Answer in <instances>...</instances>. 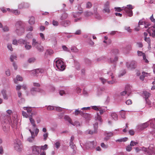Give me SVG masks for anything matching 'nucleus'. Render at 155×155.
I'll list each match as a JSON object with an SVG mask.
<instances>
[{
    "label": "nucleus",
    "instance_id": "obj_53",
    "mask_svg": "<svg viewBox=\"0 0 155 155\" xmlns=\"http://www.w3.org/2000/svg\"><path fill=\"white\" fill-rule=\"evenodd\" d=\"M41 149L43 150L47 149H48V145L47 144H45L44 146H41Z\"/></svg>",
    "mask_w": 155,
    "mask_h": 155
},
{
    "label": "nucleus",
    "instance_id": "obj_63",
    "mask_svg": "<svg viewBox=\"0 0 155 155\" xmlns=\"http://www.w3.org/2000/svg\"><path fill=\"white\" fill-rule=\"evenodd\" d=\"M32 37V35L31 33H29L27 34L26 36V38H27L28 39H30Z\"/></svg>",
    "mask_w": 155,
    "mask_h": 155
},
{
    "label": "nucleus",
    "instance_id": "obj_62",
    "mask_svg": "<svg viewBox=\"0 0 155 155\" xmlns=\"http://www.w3.org/2000/svg\"><path fill=\"white\" fill-rule=\"evenodd\" d=\"M60 144V143L59 142H57L55 143V147L57 149L59 148Z\"/></svg>",
    "mask_w": 155,
    "mask_h": 155
},
{
    "label": "nucleus",
    "instance_id": "obj_56",
    "mask_svg": "<svg viewBox=\"0 0 155 155\" xmlns=\"http://www.w3.org/2000/svg\"><path fill=\"white\" fill-rule=\"evenodd\" d=\"M131 147V146H130V145H128L126 148V150L129 152L131 151L132 149Z\"/></svg>",
    "mask_w": 155,
    "mask_h": 155
},
{
    "label": "nucleus",
    "instance_id": "obj_24",
    "mask_svg": "<svg viewBox=\"0 0 155 155\" xmlns=\"http://www.w3.org/2000/svg\"><path fill=\"white\" fill-rule=\"evenodd\" d=\"M68 14L64 12L60 18V19L61 20L66 19L68 17Z\"/></svg>",
    "mask_w": 155,
    "mask_h": 155
},
{
    "label": "nucleus",
    "instance_id": "obj_16",
    "mask_svg": "<svg viewBox=\"0 0 155 155\" xmlns=\"http://www.w3.org/2000/svg\"><path fill=\"white\" fill-rule=\"evenodd\" d=\"M131 92L130 90L127 89L126 88L125 90L121 92L120 94L121 96H124L126 94H127L128 96H129L131 94Z\"/></svg>",
    "mask_w": 155,
    "mask_h": 155
},
{
    "label": "nucleus",
    "instance_id": "obj_33",
    "mask_svg": "<svg viewBox=\"0 0 155 155\" xmlns=\"http://www.w3.org/2000/svg\"><path fill=\"white\" fill-rule=\"evenodd\" d=\"M6 91L4 90H3L2 91V94L3 95V98L7 100L8 99V97L6 94Z\"/></svg>",
    "mask_w": 155,
    "mask_h": 155
},
{
    "label": "nucleus",
    "instance_id": "obj_46",
    "mask_svg": "<svg viewBox=\"0 0 155 155\" xmlns=\"http://www.w3.org/2000/svg\"><path fill=\"white\" fill-rule=\"evenodd\" d=\"M95 119L98 120L101 122V117L99 115V113H97V116L95 117Z\"/></svg>",
    "mask_w": 155,
    "mask_h": 155
},
{
    "label": "nucleus",
    "instance_id": "obj_60",
    "mask_svg": "<svg viewBox=\"0 0 155 155\" xmlns=\"http://www.w3.org/2000/svg\"><path fill=\"white\" fill-rule=\"evenodd\" d=\"M2 30L4 31L7 32L9 31V28L8 27L5 26L3 28Z\"/></svg>",
    "mask_w": 155,
    "mask_h": 155
},
{
    "label": "nucleus",
    "instance_id": "obj_7",
    "mask_svg": "<svg viewBox=\"0 0 155 155\" xmlns=\"http://www.w3.org/2000/svg\"><path fill=\"white\" fill-rule=\"evenodd\" d=\"M15 144L14 147L15 149L18 151H21L22 148V145L21 143L19 140H18Z\"/></svg>",
    "mask_w": 155,
    "mask_h": 155
},
{
    "label": "nucleus",
    "instance_id": "obj_37",
    "mask_svg": "<svg viewBox=\"0 0 155 155\" xmlns=\"http://www.w3.org/2000/svg\"><path fill=\"white\" fill-rule=\"evenodd\" d=\"M118 60V58L117 56H115L114 59H113L111 58H110V60H109L108 62L110 63H113L114 62L117 61Z\"/></svg>",
    "mask_w": 155,
    "mask_h": 155
},
{
    "label": "nucleus",
    "instance_id": "obj_28",
    "mask_svg": "<svg viewBox=\"0 0 155 155\" xmlns=\"http://www.w3.org/2000/svg\"><path fill=\"white\" fill-rule=\"evenodd\" d=\"M32 45L34 47H36L39 44L36 41V39L35 38H33L32 40Z\"/></svg>",
    "mask_w": 155,
    "mask_h": 155
},
{
    "label": "nucleus",
    "instance_id": "obj_35",
    "mask_svg": "<svg viewBox=\"0 0 155 155\" xmlns=\"http://www.w3.org/2000/svg\"><path fill=\"white\" fill-rule=\"evenodd\" d=\"M71 124L73 126H75L76 127H80L81 126L80 123L77 120L75 121L74 122H72Z\"/></svg>",
    "mask_w": 155,
    "mask_h": 155
},
{
    "label": "nucleus",
    "instance_id": "obj_59",
    "mask_svg": "<svg viewBox=\"0 0 155 155\" xmlns=\"http://www.w3.org/2000/svg\"><path fill=\"white\" fill-rule=\"evenodd\" d=\"M70 146L71 147L73 150L76 147L75 145L73 143H70Z\"/></svg>",
    "mask_w": 155,
    "mask_h": 155
},
{
    "label": "nucleus",
    "instance_id": "obj_36",
    "mask_svg": "<svg viewBox=\"0 0 155 155\" xmlns=\"http://www.w3.org/2000/svg\"><path fill=\"white\" fill-rule=\"evenodd\" d=\"M111 53L115 55L119 53V51L117 49H113L111 50Z\"/></svg>",
    "mask_w": 155,
    "mask_h": 155
},
{
    "label": "nucleus",
    "instance_id": "obj_48",
    "mask_svg": "<svg viewBox=\"0 0 155 155\" xmlns=\"http://www.w3.org/2000/svg\"><path fill=\"white\" fill-rule=\"evenodd\" d=\"M92 6V4L90 2H88L86 4V8H90Z\"/></svg>",
    "mask_w": 155,
    "mask_h": 155
},
{
    "label": "nucleus",
    "instance_id": "obj_49",
    "mask_svg": "<svg viewBox=\"0 0 155 155\" xmlns=\"http://www.w3.org/2000/svg\"><path fill=\"white\" fill-rule=\"evenodd\" d=\"M48 133H45L43 134L44 140L45 141L47 140L48 137Z\"/></svg>",
    "mask_w": 155,
    "mask_h": 155
},
{
    "label": "nucleus",
    "instance_id": "obj_64",
    "mask_svg": "<svg viewBox=\"0 0 155 155\" xmlns=\"http://www.w3.org/2000/svg\"><path fill=\"white\" fill-rule=\"evenodd\" d=\"M54 109V107L52 106H49L47 107V109L49 110H51Z\"/></svg>",
    "mask_w": 155,
    "mask_h": 155
},
{
    "label": "nucleus",
    "instance_id": "obj_45",
    "mask_svg": "<svg viewBox=\"0 0 155 155\" xmlns=\"http://www.w3.org/2000/svg\"><path fill=\"white\" fill-rule=\"evenodd\" d=\"M142 150L145 152H147L148 153H149V150H151V149L150 147H149L148 148L143 147L142 148Z\"/></svg>",
    "mask_w": 155,
    "mask_h": 155
},
{
    "label": "nucleus",
    "instance_id": "obj_51",
    "mask_svg": "<svg viewBox=\"0 0 155 155\" xmlns=\"http://www.w3.org/2000/svg\"><path fill=\"white\" fill-rule=\"evenodd\" d=\"M98 7V5L97 4H96L94 5V13H95L98 12H97V8Z\"/></svg>",
    "mask_w": 155,
    "mask_h": 155
},
{
    "label": "nucleus",
    "instance_id": "obj_17",
    "mask_svg": "<svg viewBox=\"0 0 155 155\" xmlns=\"http://www.w3.org/2000/svg\"><path fill=\"white\" fill-rule=\"evenodd\" d=\"M86 133L87 134H90L91 135H92L94 134H96L97 132V131L96 129H94V130L92 131L88 129L87 130L86 132Z\"/></svg>",
    "mask_w": 155,
    "mask_h": 155
},
{
    "label": "nucleus",
    "instance_id": "obj_27",
    "mask_svg": "<svg viewBox=\"0 0 155 155\" xmlns=\"http://www.w3.org/2000/svg\"><path fill=\"white\" fill-rule=\"evenodd\" d=\"M143 94L144 97H145V100L147 98H148L150 95V93L146 91L143 92Z\"/></svg>",
    "mask_w": 155,
    "mask_h": 155
},
{
    "label": "nucleus",
    "instance_id": "obj_34",
    "mask_svg": "<svg viewBox=\"0 0 155 155\" xmlns=\"http://www.w3.org/2000/svg\"><path fill=\"white\" fill-rule=\"evenodd\" d=\"M36 60V58L35 57L29 58L28 60V62L29 63H32L34 62Z\"/></svg>",
    "mask_w": 155,
    "mask_h": 155
},
{
    "label": "nucleus",
    "instance_id": "obj_10",
    "mask_svg": "<svg viewBox=\"0 0 155 155\" xmlns=\"http://www.w3.org/2000/svg\"><path fill=\"white\" fill-rule=\"evenodd\" d=\"M29 7V5L27 3L23 2L19 4L18 5V8L22 9L24 8H27Z\"/></svg>",
    "mask_w": 155,
    "mask_h": 155
},
{
    "label": "nucleus",
    "instance_id": "obj_58",
    "mask_svg": "<svg viewBox=\"0 0 155 155\" xmlns=\"http://www.w3.org/2000/svg\"><path fill=\"white\" fill-rule=\"evenodd\" d=\"M81 30L79 29L77 30L74 33V34L76 35H80L81 34Z\"/></svg>",
    "mask_w": 155,
    "mask_h": 155
},
{
    "label": "nucleus",
    "instance_id": "obj_55",
    "mask_svg": "<svg viewBox=\"0 0 155 155\" xmlns=\"http://www.w3.org/2000/svg\"><path fill=\"white\" fill-rule=\"evenodd\" d=\"M100 79L101 82L103 84H104L107 81V80L104 79L103 78H100Z\"/></svg>",
    "mask_w": 155,
    "mask_h": 155
},
{
    "label": "nucleus",
    "instance_id": "obj_5",
    "mask_svg": "<svg viewBox=\"0 0 155 155\" xmlns=\"http://www.w3.org/2000/svg\"><path fill=\"white\" fill-rule=\"evenodd\" d=\"M96 144V142L94 141H89L86 143L85 146L87 149H93L94 148Z\"/></svg>",
    "mask_w": 155,
    "mask_h": 155
},
{
    "label": "nucleus",
    "instance_id": "obj_1",
    "mask_svg": "<svg viewBox=\"0 0 155 155\" xmlns=\"http://www.w3.org/2000/svg\"><path fill=\"white\" fill-rule=\"evenodd\" d=\"M123 9H121L120 7H115L114 9L116 11L120 12L123 10H124L125 12V14L130 17L133 15V12L132 9H133V6L132 5H129L127 6V7H123Z\"/></svg>",
    "mask_w": 155,
    "mask_h": 155
},
{
    "label": "nucleus",
    "instance_id": "obj_39",
    "mask_svg": "<svg viewBox=\"0 0 155 155\" xmlns=\"http://www.w3.org/2000/svg\"><path fill=\"white\" fill-rule=\"evenodd\" d=\"M144 40L146 41L148 44V47L150 48V40L149 38L145 37Z\"/></svg>",
    "mask_w": 155,
    "mask_h": 155
},
{
    "label": "nucleus",
    "instance_id": "obj_22",
    "mask_svg": "<svg viewBox=\"0 0 155 155\" xmlns=\"http://www.w3.org/2000/svg\"><path fill=\"white\" fill-rule=\"evenodd\" d=\"M44 72V70L42 69H37L35 70V76H38L37 74L38 73H43Z\"/></svg>",
    "mask_w": 155,
    "mask_h": 155
},
{
    "label": "nucleus",
    "instance_id": "obj_4",
    "mask_svg": "<svg viewBox=\"0 0 155 155\" xmlns=\"http://www.w3.org/2000/svg\"><path fill=\"white\" fill-rule=\"evenodd\" d=\"M64 64L62 61L59 59L55 61V63L54 64V66H55L59 70L62 71L64 70L65 68Z\"/></svg>",
    "mask_w": 155,
    "mask_h": 155
},
{
    "label": "nucleus",
    "instance_id": "obj_40",
    "mask_svg": "<svg viewBox=\"0 0 155 155\" xmlns=\"http://www.w3.org/2000/svg\"><path fill=\"white\" fill-rule=\"evenodd\" d=\"M94 17L95 18L98 19V20H100L101 19V15L98 14V12L95 13H94Z\"/></svg>",
    "mask_w": 155,
    "mask_h": 155
},
{
    "label": "nucleus",
    "instance_id": "obj_3",
    "mask_svg": "<svg viewBox=\"0 0 155 155\" xmlns=\"http://www.w3.org/2000/svg\"><path fill=\"white\" fill-rule=\"evenodd\" d=\"M29 130L31 133V137L28 138L27 140L29 142L32 143L34 141L35 137L37 136L39 132V130L38 128H36L35 130V133L32 131L30 129H29Z\"/></svg>",
    "mask_w": 155,
    "mask_h": 155
},
{
    "label": "nucleus",
    "instance_id": "obj_23",
    "mask_svg": "<svg viewBox=\"0 0 155 155\" xmlns=\"http://www.w3.org/2000/svg\"><path fill=\"white\" fill-rule=\"evenodd\" d=\"M35 48L38 51L40 52H42L44 50L43 47L41 46L40 44L37 46H36Z\"/></svg>",
    "mask_w": 155,
    "mask_h": 155
},
{
    "label": "nucleus",
    "instance_id": "obj_43",
    "mask_svg": "<svg viewBox=\"0 0 155 155\" xmlns=\"http://www.w3.org/2000/svg\"><path fill=\"white\" fill-rule=\"evenodd\" d=\"M104 13H109L110 12V10L109 9V7H104V8L103 10Z\"/></svg>",
    "mask_w": 155,
    "mask_h": 155
},
{
    "label": "nucleus",
    "instance_id": "obj_61",
    "mask_svg": "<svg viewBox=\"0 0 155 155\" xmlns=\"http://www.w3.org/2000/svg\"><path fill=\"white\" fill-rule=\"evenodd\" d=\"M144 24L145 25L144 27L146 28H147L150 25V23L147 22L146 21L144 22Z\"/></svg>",
    "mask_w": 155,
    "mask_h": 155
},
{
    "label": "nucleus",
    "instance_id": "obj_41",
    "mask_svg": "<svg viewBox=\"0 0 155 155\" xmlns=\"http://www.w3.org/2000/svg\"><path fill=\"white\" fill-rule=\"evenodd\" d=\"M17 56L16 55H12L10 56V60L12 62L14 61V59L16 60Z\"/></svg>",
    "mask_w": 155,
    "mask_h": 155
},
{
    "label": "nucleus",
    "instance_id": "obj_52",
    "mask_svg": "<svg viewBox=\"0 0 155 155\" xmlns=\"http://www.w3.org/2000/svg\"><path fill=\"white\" fill-rule=\"evenodd\" d=\"M138 144V143L132 140L130 143V146L131 147L134 146L136 145V144Z\"/></svg>",
    "mask_w": 155,
    "mask_h": 155
},
{
    "label": "nucleus",
    "instance_id": "obj_47",
    "mask_svg": "<svg viewBox=\"0 0 155 155\" xmlns=\"http://www.w3.org/2000/svg\"><path fill=\"white\" fill-rule=\"evenodd\" d=\"M120 113L121 117L123 118H125V113L123 110H121L120 111Z\"/></svg>",
    "mask_w": 155,
    "mask_h": 155
},
{
    "label": "nucleus",
    "instance_id": "obj_6",
    "mask_svg": "<svg viewBox=\"0 0 155 155\" xmlns=\"http://www.w3.org/2000/svg\"><path fill=\"white\" fill-rule=\"evenodd\" d=\"M126 66L128 69L132 70L135 69L136 68L137 63L135 61H132L130 63L127 62Z\"/></svg>",
    "mask_w": 155,
    "mask_h": 155
},
{
    "label": "nucleus",
    "instance_id": "obj_19",
    "mask_svg": "<svg viewBox=\"0 0 155 155\" xmlns=\"http://www.w3.org/2000/svg\"><path fill=\"white\" fill-rule=\"evenodd\" d=\"M82 116L87 120H89L91 117V115L87 113H83Z\"/></svg>",
    "mask_w": 155,
    "mask_h": 155
},
{
    "label": "nucleus",
    "instance_id": "obj_57",
    "mask_svg": "<svg viewBox=\"0 0 155 155\" xmlns=\"http://www.w3.org/2000/svg\"><path fill=\"white\" fill-rule=\"evenodd\" d=\"M16 78L17 81H22L23 80L22 77H21L19 75H17L16 76Z\"/></svg>",
    "mask_w": 155,
    "mask_h": 155
},
{
    "label": "nucleus",
    "instance_id": "obj_12",
    "mask_svg": "<svg viewBox=\"0 0 155 155\" xmlns=\"http://www.w3.org/2000/svg\"><path fill=\"white\" fill-rule=\"evenodd\" d=\"M32 151L33 153L38 154L39 153V148L37 146L33 147L32 148Z\"/></svg>",
    "mask_w": 155,
    "mask_h": 155
},
{
    "label": "nucleus",
    "instance_id": "obj_21",
    "mask_svg": "<svg viewBox=\"0 0 155 155\" xmlns=\"http://www.w3.org/2000/svg\"><path fill=\"white\" fill-rule=\"evenodd\" d=\"M93 13L91 12L87 11L84 12V15L86 17H88L92 15Z\"/></svg>",
    "mask_w": 155,
    "mask_h": 155
},
{
    "label": "nucleus",
    "instance_id": "obj_9",
    "mask_svg": "<svg viewBox=\"0 0 155 155\" xmlns=\"http://www.w3.org/2000/svg\"><path fill=\"white\" fill-rule=\"evenodd\" d=\"M147 31L150 34V35L153 38L155 37V30L152 28H149L147 30Z\"/></svg>",
    "mask_w": 155,
    "mask_h": 155
},
{
    "label": "nucleus",
    "instance_id": "obj_26",
    "mask_svg": "<svg viewBox=\"0 0 155 155\" xmlns=\"http://www.w3.org/2000/svg\"><path fill=\"white\" fill-rule=\"evenodd\" d=\"M82 12H78L76 13H72V15L74 18H77L79 17L82 14Z\"/></svg>",
    "mask_w": 155,
    "mask_h": 155
},
{
    "label": "nucleus",
    "instance_id": "obj_31",
    "mask_svg": "<svg viewBox=\"0 0 155 155\" xmlns=\"http://www.w3.org/2000/svg\"><path fill=\"white\" fill-rule=\"evenodd\" d=\"M83 114V112L80 110L79 109H76L74 113V114L76 116L78 115L79 114L82 115Z\"/></svg>",
    "mask_w": 155,
    "mask_h": 155
},
{
    "label": "nucleus",
    "instance_id": "obj_29",
    "mask_svg": "<svg viewBox=\"0 0 155 155\" xmlns=\"http://www.w3.org/2000/svg\"><path fill=\"white\" fill-rule=\"evenodd\" d=\"M64 118L65 120L68 121L71 124L72 122V120L69 116L66 115L64 116Z\"/></svg>",
    "mask_w": 155,
    "mask_h": 155
},
{
    "label": "nucleus",
    "instance_id": "obj_14",
    "mask_svg": "<svg viewBox=\"0 0 155 155\" xmlns=\"http://www.w3.org/2000/svg\"><path fill=\"white\" fill-rule=\"evenodd\" d=\"M71 24V21L68 20L62 21L61 23V25L65 27L69 26Z\"/></svg>",
    "mask_w": 155,
    "mask_h": 155
},
{
    "label": "nucleus",
    "instance_id": "obj_32",
    "mask_svg": "<svg viewBox=\"0 0 155 155\" xmlns=\"http://www.w3.org/2000/svg\"><path fill=\"white\" fill-rule=\"evenodd\" d=\"M29 120L32 126L34 127H35L36 125L35 123V121L31 116L29 117Z\"/></svg>",
    "mask_w": 155,
    "mask_h": 155
},
{
    "label": "nucleus",
    "instance_id": "obj_54",
    "mask_svg": "<svg viewBox=\"0 0 155 155\" xmlns=\"http://www.w3.org/2000/svg\"><path fill=\"white\" fill-rule=\"evenodd\" d=\"M25 47L26 49L29 50L31 48L32 46L31 45H29L26 44L25 45Z\"/></svg>",
    "mask_w": 155,
    "mask_h": 155
},
{
    "label": "nucleus",
    "instance_id": "obj_30",
    "mask_svg": "<svg viewBox=\"0 0 155 155\" xmlns=\"http://www.w3.org/2000/svg\"><path fill=\"white\" fill-rule=\"evenodd\" d=\"M111 116L113 119L115 120H117L118 119V116L117 114L115 112H113L111 113Z\"/></svg>",
    "mask_w": 155,
    "mask_h": 155
},
{
    "label": "nucleus",
    "instance_id": "obj_50",
    "mask_svg": "<svg viewBox=\"0 0 155 155\" xmlns=\"http://www.w3.org/2000/svg\"><path fill=\"white\" fill-rule=\"evenodd\" d=\"M146 104L148 105L149 107H151V103L149 101L148 98H147L145 99Z\"/></svg>",
    "mask_w": 155,
    "mask_h": 155
},
{
    "label": "nucleus",
    "instance_id": "obj_44",
    "mask_svg": "<svg viewBox=\"0 0 155 155\" xmlns=\"http://www.w3.org/2000/svg\"><path fill=\"white\" fill-rule=\"evenodd\" d=\"M71 51L77 53L78 52V50L75 47H71Z\"/></svg>",
    "mask_w": 155,
    "mask_h": 155
},
{
    "label": "nucleus",
    "instance_id": "obj_38",
    "mask_svg": "<svg viewBox=\"0 0 155 155\" xmlns=\"http://www.w3.org/2000/svg\"><path fill=\"white\" fill-rule=\"evenodd\" d=\"M11 12L15 15H18L20 14V12L18 10H11Z\"/></svg>",
    "mask_w": 155,
    "mask_h": 155
},
{
    "label": "nucleus",
    "instance_id": "obj_42",
    "mask_svg": "<svg viewBox=\"0 0 155 155\" xmlns=\"http://www.w3.org/2000/svg\"><path fill=\"white\" fill-rule=\"evenodd\" d=\"M23 108L24 110H27V112L28 113H31L32 111L31 107H24Z\"/></svg>",
    "mask_w": 155,
    "mask_h": 155
},
{
    "label": "nucleus",
    "instance_id": "obj_25",
    "mask_svg": "<svg viewBox=\"0 0 155 155\" xmlns=\"http://www.w3.org/2000/svg\"><path fill=\"white\" fill-rule=\"evenodd\" d=\"M28 22L30 25H32L34 24L35 22V18L33 16H31L30 17V19Z\"/></svg>",
    "mask_w": 155,
    "mask_h": 155
},
{
    "label": "nucleus",
    "instance_id": "obj_8",
    "mask_svg": "<svg viewBox=\"0 0 155 155\" xmlns=\"http://www.w3.org/2000/svg\"><path fill=\"white\" fill-rule=\"evenodd\" d=\"M149 122L148 121L146 123L138 125L137 127V129L139 130H144L149 126Z\"/></svg>",
    "mask_w": 155,
    "mask_h": 155
},
{
    "label": "nucleus",
    "instance_id": "obj_11",
    "mask_svg": "<svg viewBox=\"0 0 155 155\" xmlns=\"http://www.w3.org/2000/svg\"><path fill=\"white\" fill-rule=\"evenodd\" d=\"M107 74H110V76L111 77V78L112 80L111 81H107V83L109 84H113L115 83V80L113 79L114 78V76H113V74L112 73H111L110 72H108Z\"/></svg>",
    "mask_w": 155,
    "mask_h": 155
},
{
    "label": "nucleus",
    "instance_id": "obj_15",
    "mask_svg": "<svg viewBox=\"0 0 155 155\" xmlns=\"http://www.w3.org/2000/svg\"><path fill=\"white\" fill-rule=\"evenodd\" d=\"M105 135L106 136V137L104 138V140H108L110 137L113 135V133L112 132L108 133L105 132Z\"/></svg>",
    "mask_w": 155,
    "mask_h": 155
},
{
    "label": "nucleus",
    "instance_id": "obj_20",
    "mask_svg": "<svg viewBox=\"0 0 155 155\" xmlns=\"http://www.w3.org/2000/svg\"><path fill=\"white\" fill-rule=\"evenodd\" d=\"M17 121L16 119L13 120V121L12 122L11 126L12 128H17Z\"/></svg>",
    "mask_w": 155,
    "mask_h": 155
},
{
    "label": "nucleus",
    "instance_id": "obj_13",
    "mask_svg": "<svg viewBox=\"0 0 155 155\" xmlns=\"http://www.w3.org/2000/svg\"><path fill=\"white\" fill-rule=\"evenodd\" d=\"M30 91H32V93L34 92V91L36 92H39L41 93H42L44 92V91L42 89H41L40 88L36 87H33L31 88V89Z\"/></svg>",
    "mask_w": 155,
    "mask_h": 155
},
{
    "label": "nucleus",
    "instance_id": "obj_18",
    "mask_svg": "<svg viewBox=\"0 0 155 155\" xmlns=\"http://www.w3.org/2000/svg\"><path fill=\"white\" fill-rule=\"evenodd\" d=\"M18 43L20 44H29L30 43L27 41L26 39L24 40L21 38L18 40Z\"/></svg>",
    "mask_w": 155,
    "mask_h": 155
},
{
    "label": "nucleus",
    "instance_id": "obj_2",
    "mask_svg": "<svg viewBox=\"0 0 155 155\" xmlns=\"http://www.w3.org/2000/svg\"><path fill=\"white\" fill-rule=\"evenodd\" d=\"M15 32L19 36L22 35L25 32L23 23L21 21H18L15 24Z\"/></svg>",
    "mask_w": 155,
    "mask_h": 155
}]
</instances>
